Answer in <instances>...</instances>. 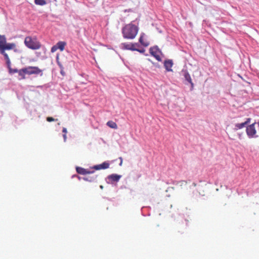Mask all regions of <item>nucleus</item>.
Returning <instances> with one entry per match:
<instances>
[{
	"label": "nucleus",
	"instance_id": "obj_11",
	"mask_svg": "<svg viewBox=\"0 0 259 259\" xmlns=\"http://www.w3.org/2000/svg\"><path fill=\"white\" fill-rule=\"evenodd\" d=\"M172 61L170 60H168L164 61V66L167 71H172L171 67L172 66Z\"/></svg>",
	"mask_w": 259,
	"mask_h": 259
},
{
	"label": "nucleus",
	"instance_id": "obj_12",
	"mask_svg": "<svg viewBox=\"0 0 259 259\" xmlns=\"http://www.w3.org/2000/svg\"><path fill=\"white\" fill-rule=\"evenodd\" d=\"M121 176L117 174H112L108 176V179L112 182H118Z\"/></svg>",
	"mask_w": 259,
	"mask_h": 259
},
{
	"label": "nucleus",
	"instance_id": "obj_8",
	"mask_svg": "<svg viewBox=\"0 0 259 259\" xmlns=\"http://www.w3.org/2000/svg\"><path fill=\"white\" fill-rule=\"evenodd\" d=\"M109 163L108 162H104L103 163L96 165L93 166V168L95 170L105 169L109 168Z\"/></svg>",
	"mask_w": 259,
	"mask_h": 259
},
{
	"label": "nucleus",
	"instance_id": "obj_31",
	"mask_svg": "<svg viewBox=\"0 0 259 259\" xmlns=\"http://www.w3.org/2000/svg\"><path fill=\"white\" fill-rule=\"evenodd\" d=\"M193 185L194 186V187H196L197 184L195 183H193Z\"/></svg>",
	"mask_w": 259,
	"mask_h": 259
},
{
	"label": "nucleus",
	"instance_id": "obj_33",
	"mask_svg": "<svg viewBox=\"0 0 259 259\" xmlns=\"http://www.w3.org/2000/svg\"><path fill=\"white\" fill-rule=\"evenodd\" d=\"M257 124H258V125L259 126V120H258V122H257Z\"/></svg>",
	"mask_w": 259,
	"mask_h": 259
},
{
	"label": "nucleus",
	"instance_id": "obj_9",
	"mask_svg": "<svg viewBox=\"0 0 259 259\" xmlns=\"http://www.w3.org/2000/svg\"><path fill=\"white\" fill-rule=\"evenodd\" d=\"M16 45L14 43H8L6 44L3 47V48L0 50V53H4L6 50H12L15 48Z\"/></svg>",
	"mask_w": 259,
	"mask_h": 259
},
{
	"label": "nucleus",
	"instance_id": "obj_18",
	"mask_svg": "<svg viewBox=\"0 0 259 259\" xmlns=\"http://www.w3.org/2000/svg\"><path fill=\"white\" fill-rule=\"evenodd\" d=\"M107 125L110 127V128H113V129H117V124L112 121V120H110V121H108L107 122Z\"/></svg>",
	"mask_w": 259,
	"mask_h": 259
},
{
	"label": "nucleus",
	"instance_id": "obj_23",
	"mask_svg": "<svg viewBox=\"0 0 259 259\" xmlns=\"http://www.w3.org/2000/svg\"><path fill=\"white\" fill-rule=\"evenodd\" d=\"M58 119H54V118L52 117H48L47 118V120L49 122H52V121H57Z\"/></svg>",
	"mask_w": 259,
	"mask_h": 259
},
{
	"label": "nucleus",
	"instance_id": "obj_16",
	"mask_svg": "<svg viewBox=\"0 0 259 259\" xmlns=\"http://www.w3.org/2000/svg\"><path fill=\"white\" fill-rule=\"evenodd\" d=\"M66 44V42L64 41H59L56 45L58 49H60L61 51H62L64 50Z\"/></svg>",
	"mask_w": 259,
	"mask_h": 259
},
{
	"label": "nucleus",
	"instance_id": "obj_32",
	"mask_svg": "<svg viewBox=\"0 0 259 259\" xmlns=\"http://www.w3.org/2000/svg\"><path fill=\"white\" fill-rule=\"evenodd\" d=\"M100 188H101V189H103V186L101 185V186H100Z\"/></svg>",
	"mask_w": 259,
	"mask_h": 259
},
{
	"label": "nucleus",
	"instance_id": "obj_5",
	"mask_svg": "<svg viewBox=\"0 0 259 259\" xmlns=\"http://www.w3.org/2000/svg\"><path fill=\"white\" fill-rule=\"evenodd\" d=\"M121 46L123 49L135 51L136 50V47L138 46L139 45L137 43H122Z\"/></svg>",
	"mask_w": 259,
	"mask_h": 259
},
{
	"label": "nucleus",
	"instance_id": "obj_10",
	"mask_svg": "<svg viewBox=\"0 0 259 259\" xmlns=\"http://www.w3.org/2000/svg\"><path fill=\"white\" fill-rule=\"evenodd\" d=\"M145 34L142 33L139 38V42L140 44L144 47H147L149 46V42L145 38Z\"/></svg>",
	"mask_w": 259,
	"mask_h": 259
},
{
	"label": "nucleus",
	"instance_id": "obj_3",
	"mask_svg": "<svg viewBox=\"0 0 259 259\" xmlns=\"http://www.w3.org/2000/svg\"><path fill=\"white\" fill-rule=\"evenodd\" d=\"M27 74H38L41 72V70L37 67L29 66L24 68Z\"/></svg>",
	"mask_w": 259,
	"mask_h": 259
},
{
	"label": "nucleus",
	"instance_id": "obj_22",
	"mask_svg": "<svg viewBox=\"0 0 259 259\" xmlns=\"http://www.w3.org/2000/svg\"><path fill=\"white\" fill-rule=\"evenodd\" d=\"M18 71H19V70H18L17 69H13L12 68H10V69H9V72L11 74L17 73L18 72Z\"/></svg>",
	"mask_w": 259,
	"mask_h": 259
},
{
	"label": "nucleus",
	"instance_id": "obj_17",
	"mask_svg": "<svg viewBox=\"0 0 259 259\" xmlns=\"http://www.w3.org/2000/svg\"><path fill=\"white\" fill-rule=\"evenodd\" d=\"M184 77L186 80H187L190 83H191L192 87H193V83L192 82L190 75L188 72H186L184 74Z\"/></svg>",
	"mask_w": 259,
	"mask_h": 259
},
{
	"label": "nucleus",
	"instance_id": "obj_30",
	"mask_svg": "<svg viewBox=\"0 0 259 259\" xmlns=\"http://www.w3.org/2000/svg\"><path fill=\"white\" fill-rule=\"evenodd\" d=\"M119 158H120V161H120V165H121L122 163V158L121 157H120Z\"/></svg>",
	"mask_w": 259,
	"mask_h": 259
},
{
	"label": "nucleus",
	"instance_id": "obj_15",
	"mask_svg": "<svg viewBox=\"0 0 259 259\" xmlns=\"http://www.w3.org/2000/svg\"><path fill=\"white\" fill-rule=\"evenodd\" d=\"M6 38L5 35H1L0 34V50L3 48V47L6 44Z\"/></svg>",
	"mask_w": 259,
	"mask_h": 259
},
{
	"label": "nucleus",
	"instance_id": "obj_25",
	"mask_svg": "<svg viewBox=\"0 0 259 259\" xmlns=\"http://www.w3.org/2000/svg\"><path fill=\"white\" fill-rule=\"evenodd\" d=\"M58 47L57 46V45L56 46H54L52 48H51V52L52 53H54L55 52H56L57 50H58Z\"/></svg>",
	"mask_w": 259,
	"mask_h": 259
},
{
	"label": "nucleus",
	"instance_id": "obj_7",
	"mask_svg": "<svg viewBox=\"0 0 259 259\" xmlns=\"http://www.w3.org/2000/svg\"><path fill=\"white\" fill-rule=\"evenodd\" d=\"M76 171L78 174H81V175H90V174H93L94 171H90L88 169L83 168L81 167H77L76 168Z\"/></svg>",
	"mask_w": 259,
	"mask_h": 259
},
{
	"label": "nucleus",
	"instance_id": "obj_4",
	"mask_svg": "<svg viewBox=\"0 0 259 259\" xmlns=\"http://www.w3.org/2000/svg\"><path fill=\"white\" fill-rule=\"evenodd\" d=\"M255 123L251 124L246 127V131L247 136L250 138L256 137L255 136L256 132L255 128Z\"/></svg>",
	"mask_w": 259,
	"mask_h": 259
},
{
	"label": "nucleus",
	"instance_id": "obj_13",
	"mask_svg": "<svg viewBox=\"0 0 259 259\" xmlns=\"http://www.w3.org/2000/svg\"><path fill=\"white\" fill-rule=\"evenodd\" d=\"M250 121V118H248L246 121L244 122L237 123L235 124V130H238L239 129H241L245 126L246 124H247Z\"/></svg>",
	"mask_w": 259,
	"mask_h": 259
},
{
	"label": "nucleus",
	"instance_id": "obj_21",
	"mask_svg": "<svg viewBox=\"0 0 259 259\" xmlns=\"http://www.w3.org/2000/svg\"><path fill=\"white\" fill-rule=\"evenodd\" d=\"M34 3L36 5L44 6L47 4L45 0H34Z\"/></svg>",
	"mask_w": 259,
	"mask_h": 259
},
{
	"label": "nucleus",
	"instance_id": "obj_14",
	"mask_svg": "<svg viewBox=\"0 0 259 259\" xmlns=\"http://www.w3.org/2000/svg\"><path fill=\"white\" fill-rule=\"evenodd\" d=\"M97 176L96 175H94L93 176H88L83 178V180L86 181H89L90 182H94L97 179Z\"/></svg>",
	"mask_w": 259,
	"mask_h": 259
},
{
	"label": "nucleus",
	"instance_id": "obj_20",
	"mask_svg": "<svg viewBox=\"0 0 259 259\" xmlns=\"http://www.w3.org/2000/svg\"><path fill=\"white\" fill-rule=\"evenodd\" d=\"M187 182L184 180H181L177 182L176 185L179 187L183 188V187L186 186Z\"/></svg>",
	"mask_w": 259,
	"mask_h": 259
},
{
	"label": "nucleus",
	"instance_id": "obj_6",
	"mask_svg": "<svg viewBox=\"0 0 259 259\" xmlns=\"http://www.w3.org/2000/svg\"><path fill=\"white\" fill-rule=\"evenodd\" d=\"M150 54L153 56L158 61H161V58L159 55V50L157 47H153L150 49Z\"/></svg>",
	"mask_w": 259,
	"mask_h": 259
},
{
	"label": "nucleus",
	"instance_id": "obj_2",
	"mask_svg": "<svg viewBox=\"0 0 259 259\" xmlns=\"http://www.w3.org/2000/svg\"><path fill=\"white\" fill-rule=\"evenodd\" d=\"M24 44L27 47L32 50H37L40 48L41 44L36 38L27 36L24 40Z\"/></svg>",
	"mask_w": 259,
	"mask_h": 259
},
{
	"label": "nucleus",
	"instance_id": "obj_28",
	"mask_svg": "<svg viewBox=\"0 0 259 259\" xmlns=\"http://www.w3.org/2000/svg\"><path fill=\"white\" fill-rule=\"evenodd\" d=\"M62 132L64 133V134H66L67 132V129L65 127H63L62 130Z\"/></svg>",
	"mask_w": 259,
	"mask_h": 259
},
{
	"label": "nucleus",
	"instance_id": "obj_29",
	"mask_svg": "<svg viewBox=\"0 0 259 259\" xmlns=\"http://www.w3.org/2000/svg\"><path fill=\"white\" fill-rule=\"evenodd\" d=\"M63 137L64 141L65 142L67 139L66 134H63Z\"/></svg>",
	"mask_w": 259,
	"mask_h": 259
},
{
	"label": "nucleus",
	"instance_id": "obj_26",
	"mask_svg": "<svg viewBox=\"0 0 259 259\" xmlns=\"http://www.w3.org/2000/svg\"><path fill=\"white\" fill-rule=\"evenodd\" d=\"M6 64H7V67H8V69H10V68H11L10 60H7L6 61Z\"/></svg>",
	"mask_w": 259,
	"mask_h": 259
},
{
	"label": "nucleus",
	"instance_id": "obj_24",
	"mask_svg": "<svg viewBox=\"0 0 259 259\" xmlns=\"http://www.w3.org/2000/svg\"><path fill=\"white\" fill-rule=\"evenodd\" d=\"M1 53L4 56V57L6 61L10 60L8 56V55L5 52V51H4V53Z\"/></svg>",
	"mask_w": 259,
	"mask_h": 259
},
{
	"label": "nucleus",
	"instance_id": "obj_27",
	"mask_svg": "<svg viewBox=\"0 0 259 259\" xmlns=\"http://www.w3.org/2000/svg\"><path fill=\"white\" fill-rule=\"evenodd\" d=\"M135 51H138L141 53H143L145 52V49H138L136 48V50Z\"/></svg>",
	"mask_w": 259,
	"mask_h": 259
},
{
	"label": "nucleus",
	"instance_id": "obj_19",
	"mask_svg": "<svg viewBox=\"0 0 259 259\" xmlns=\"http://www.w3.org/2000/svg\"><path fill=\"white\" fill-rule=\"evenodd\" d=\"M18 73L19 74V75L21 76V79H24L25 78V75L27 74L26 73L24 68L20 70H19Z\"/></svg>",
	"mask_w": 259,
	"mask_h": 259
},
{
	"label": "nucleus",
	"instance_id": "obj_1",
	"mask_svg": "<svg viewBox=\"0 0 259 259\" xmlns=\"http://www.w3.org/2000/svg\"><path fill=\"white\" fill-rule=\"evenodd\" d=\"M138 31V27L132 23L126 24L122 28L123 37L127 39H133L135 38L137 35Z\"/></svg>",
	"mask_w": 259,
	"mask_h": 259
}]
</instances>
